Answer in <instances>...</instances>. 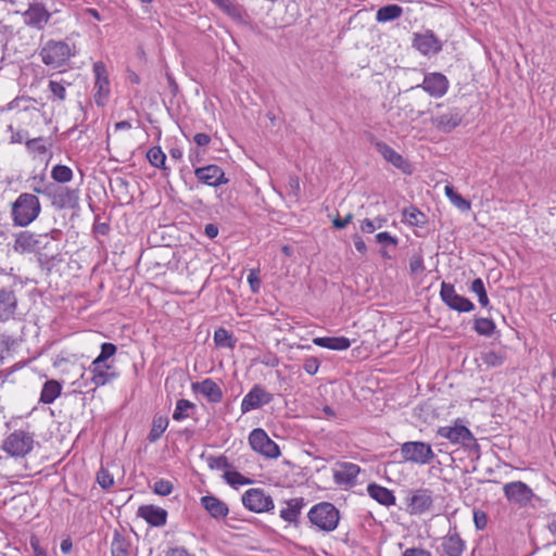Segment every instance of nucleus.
<instances>
[{
	"instance_id": "393cba45",
	"label": "nucleus",
	"mask_w": 556,
	"mask_h": 556,
	"mask_svg": "<svg viewBox=\"0 0 556 556\" xmlns=\"http://www.w3.org/2000/svg\"><path fill=\"white\" fill-rule=\"evenodd\" d=\"M305 502L303 497H294L285 502V507L279 511L280 518L288 522L296 525Z\"/></svg>"
},
{
	"instance_id": "4468645a",
	"label": "nucleus",
	"mask_w": 556,
	"mask_h": 556,
	"mask_svg": "<svg viewBox=\"0 0 556 556\" xmlns=\"http://www.w3.org/2000/svg\"><path fill=\"white\" fill-rule=\"evenodd\" d=\"M79 189L64 186L55 187L51 193L52 205L60 210H75L79 206Z\"/></svg>"
},
{
	"instance_id": "72a5a7b5",
	"label": "nucleus",
	"mask_w": 556,
	"mask_h": 556,
	"mask_svg": "<svg viewBox=\"0 0 556 556\" xmlns=\"http://www.w3.org/2000/svg\"><path fill=\"white\" fill-rule=\"evenodd\" d=\"M62 386L56 380H48L43 383L41 393H40V402L43 404L53 403L61 394Z\"/></svg>"
},
{
	"instance_id": "a19ab883",
	"label": "nucleus",
	"mask_w": 556,
	"mask_h": 556,
	"mask_svg": "<svg viewBox=\"0 0 556 556\" xmlns=\"http://www.w3.org/2000/svg\"><path fill=\"white\" fill-rule=\"evenodd\" d=\"M70 86V83L65 80H50L48 88L51 92L52 101H64L66 99V87Z\"/></svg>"
},
{
	"instance_id": "58836bf2",
	"label": "nucleus",
	"mask_w": 556,
	"mask_h": 556,
	"mask_svg": "<svg viewBox=\"0 0 556 556\" xmlns=\"http://www.w3.org/2000/svg\"><path fill=\"white\" fill-rule=\"evenodd\" d=\"M168 427V419L166 417H154L151 430L148 434V440L153 443L156 442Z\"/></svg>"
},
{
	"instance_id": "473e14b6",
	"label": "nucleus",
	"mask_w": 556,
	"mask_h": 556,
	"mask_svg": "<svg viewBox=\"0 0 556 556\" xmlns=\"http://www.w3.org/2000/svg\"><path fill=\"white\" fill-rule=\"evenodd\" d=\"M27 151L33 155L34 159H50L51 153L49 152L47 140L42 137L26 140L25 142Z\"/></svg>"
},
{
	"instance_id": "6e6d98bb",
	"label": "nucleus",
	"mask_w": 556,
	"mask_h": 556,
	"mask_svg": "<svg viewBox=\"0 0 556 556\" xmlns=\"http://www.w3.org/2000/svg\"><path fill=\"white\" fill-rule=\"evenodd\" d=\"M9 130L11 131L10 141L12 143H22L27 138V131L25 130H14L13 126H9Z\"/></svg>"
},
{
	"instance_id": "7ed1b4c3",
	"label": "nucleus",
	"mask_w": 556,
	"mask_h": 556,
	"mask_svg": "<svg viewBox=\"0 0 556 556\" xmlns=\"http://www.w3.org/2000/svg\"><path fill=\"white\" fill-rule=\"evenodd\" d=\"M307 518L316 529L328 533L338 528L340 511L332 503L320 502L311 507Z\"/></svg>"
},
{
	"instance_id": "49530a36",
	"label": "nucleus",
	"mask_w": 556,
	"mask_h": 556,
	"mask_svg": "<svg viewBox=\"0 0 556 556\" xmlns=\"http://www.w3.org/2000/svg\"><path fill=\"white\" fill-rule=\"evenodd\" d=\"M116 351V345L110 342H104L101 344L100 354L93 359V362L108 363L109 358L112 357Z\"/></svg>"
},
{
	"instance_id": "0e129e2a",
	"label": "nucleus",
	"mask_w": 556,
	"mask_h": 556,
	"mask_svg": "<svg viewBox=\"0 0 556 556\" xmlns=\"http://www.w3.org/2000/svg\"><path fill=\"white\" fill-rule=\"evenodd\" d=\"M409 268L413 273H417L424 269V261L420 256L413 258L409 263Z\"/></svg>"
},
{
	"instance_id": "c85d7f7f",
	"label": "nucleus",
	"mask_w": 556,
	"mask_h": 556,
	"mask_svg": "<svg viewBox=\"0 0 556 556\" xmlns=\"http://www.w3.org/2000/svg\"><path fill=\"white\" fill-rule=\"evenodd\" d=\"M442 548L446 556H462L465 549V542L457 532H448L442 539Z\"/></svg>"
},
{
	"instance_id": "cd10ccee",
	"label": "nucleus",
	"mask_w": 556,
	"mask_h": 556,
	"mask_svg": "<svg viewBox=\"0 0 556 556\" xmlns=\"http://www.w3.org/2000/svg\"><path fill=\"white\" fill-rule=\"evenodd\" d=\"M201 505L214 519H224L229 514L227 504L214 495L202 496Z\"/></svg>"
},
{
	"instance_id": "4d7b16f0",
	"label": "nucleus",
	"mask_w": 556,
	"mask_h": 556,
	"mask_svg": "<svg viewBox=\"0 0 556 556\" xmlns=\"http://www.w3.org/2000/svg\"><path fill=\"white\" fill-rule=\"evenodd\" d=\"M248 282H249V285L251 287V290L254 293L258 291L261 281H260V278H258L257 270H255V269L250 270V273L248 275Z\"/></svg>"
},
{
	"instance_id": "603ef678",
	"label": "nucleus",
	"mask_w": 556,
	"mask_h": 556,
	"mask_svg": "<svg viewBox=\"0 0 556 556\" xmlns=\"http://www.w3.org/2000/svg\"><path fill=\"white\" fill-rule=\"evenodd\" d=\"M319 366H320V362L318 361V358L314 357V356H309V357L305 358L304 364H303V369L305 370V372L313 376V375L317 374Z\"/></svg>"
},
{
	"instance_id": "bb28decb",
	"label": "nucleus",
	"mask_w": 556,
	"mask_h": 556,
	"mask_svg": "<svg viewBox=\"0 0 556 556\" xmlns=\"http://www.w3.org/2000/svg\"><path fill=\"white\" fill-rule=\"evenodd\" d=\"M17 308V299L13 291L0 289V320L7 321L14 317Z\"/></svg>"
},
{
	"instance_id": "f257e3e1",
	"label": "nucleus",
	"mask_w": 556,
	"mask_h": 556,
	"mask_svg": "<svg viewBox=\"0 0 556 556\" xmlns=\"http://www.w3.org/2000/svg\"><path fill=\"white\" fill-rule=\"evenodd\" d=\"M61 236L59 229H52L45 233H34L28 230L20 231L15 235L13 250L18 254H40L46 257H52L54 249L53 241Z\"/></svg>"
},
{
	"instance_id": "4be33fe9",
	"label": "nucleus",
	"mask_w": 556,
	"mask_h": 556,
	"mask_svg": "<svg viewBox=\"0 0 556 556\" xmlns=\"http://www.w3.org/2000/svg\"><path fill=\"white\" fill-rule=\"evenodd\" d=\"M375 148L387 162L391 163L403 173H409L410 165L408 162L389 144L382 141H377L375 142Z\"/></svg>"
},
{
	"instance_id": "f03ea898",
	"label": "nucleus",
	"mask_w": 556,
	"mask_h": 556,
	"mask_svg": "<svg viewBox=\"0 0 556 556\" xmlns=\"http://www.w3.org/2000/svg\"><path fill=\"white\" fill-rule=\"evenodd\" d=\"M41 212L40 201L33 193H21L12 204L11 218L14 226H29Z\"/></svg>"
},
{
	"instance_id": "a211bd4d",
	"label": "nucleus",
	"mask_w": 556,
	"mask_h": 556,
	"mask_svg": "<svg viewBox=\"0 0 556 556\" xmlns=\"http://www.w3.org/2000/svg\"><path fill=\"white\" fill-rule=\"evenodd\" d=\"M448 86L447 78L443 74L434 72L425 75L422 84L415 88H422L429 96L441 98L447 92Z\"/></svg>"
},
{
	"instance_id": "2f4dec72",
	"label": "nucleus",
	"mask_w": 556,
	"mask_h": 556,
	"mask_svg": "<svg viewBox=\"0 0 556 556\" xmlns=\"http://www.w3.org/2000/svg\"><path fill=\"white\" fill-rule=\"evenodd\" d=\"M131 544L122 532L118 530L114 531L113 540L111 543L112 556H130Z\"/></svg>"
},
{
	"instance_id": "774afa93",
	"label": "nucleus",
	"mask_w": 556,
	"mask_h": 556,
	"mask_svg": "<svg viewBox=\"0 0 556 556\" xmlns=\"http://www.w3.org/2000/svg\"><path fill=\"white\" fill-rule=\"evenodd\" d=\"M167 556H191L185 548L176 547L168 552Z\"/></svg>"
},
{
	"instance_id": "3c124183",
	"label": "nucleus",
	"mask_w": 556,
	"mask_h": 556,
	"mask_svg": "<svg viewBox=\"0 0 556 556\" xmlns=\"http://www.w3.org/2000/svg\"><path fill=\"white\" fill-rule=\"evenodd\" d=\"M97 481L104 490L110 489L114 484V478L109 470L101 468L97 473Z\"/></svg>"
},
{
	"instance_id": "864d4df0",
	"label": "nucleus",
	"mask_w": 556,
	"mask_h": 556,
	"mask_svg": "<svg viewBox=\"0 0 556 556\" xmlns=\"http://www.w3.org/2000/svg\"><path fill=\"white\" fill-rule=\"evenodd\" d=\"M473 523L477 530H484L488 526V516L483 510H473Z\"/></svg>"
},
{
	"instance_id": "de8ad7c7",
	"label": "nucleus",
	"mask_w": 556,
	"mask_h": 556,
	"mask_svg": "<svg viewBox=\"0 0 556 556\" xmlns=\"http://www.w3.org/2000/svg\"><path fill=\"white\" fill-rule=\"evenodd\" d=\"M481 359L483 364H485L489 367H498L504 363V357L494 351H488L482 353Z\"/></svg>"
},
{
	"instance_id": "f8f14e48",
	"label": "nucleus",
	"mask_w": 556,
	"mask_h": 556,
	"mask_svg": "<svg viewBox=\"0 0 556 556\" xmlns=\"http://www.w3.org/2000/svg\"><path fill=\"white\" fill-rule=\"evenodd\" d=\"M274 395L267 392L261 384H254L252 389L243 396L241 401V413L247 414L251 410L261 408L269 404Z\"/></svg>"
},
{
	"instance_id": "423d86ee",
	"label": "nucleus",
	"mask_w": 556,
	"mask_h": 556,
	"mask_svg": "<svg viewBox=\"0 0 556 556\" xmlns=\"http://www.w3.org/2000/svg\"><path fill=\"white\" fill-rule=\"evenodd\" d=\"M34 447V433L26 430H15L3 441V451L14 457L27 455Z\"/></svg>"
},
{
	"instance_id": "338daca9",
	"label": "nucleus",
	"mask_w": 556,
	"mask_h": 556,
	"mask_svg": "<svg viewBox=\"0 0 556 556\" xmlns=\"http://www.w3.org/2000/svg\"><path fill=\"white\" fill-rule=\"evenodd\" d=\"M204 232L208 238L214 239L218 235V227L214 224H207Z\"/></svg>"
},
{
	"instance_id": "20e7f679",
	"label": "nucleus",
	"mask_w": 556,
	"mask_h": 556,
	"mask_svg": "<svg viewBox=\"0 0 556 556\" xmlns=\"http://www.w3.org/2000/svg\"><path fill=\"white\" fill-rule=\"evenodd\" d=\"M39 55L45 65L59 68L74 55L72 48L64 41L49 40L41 48Z\"/></svg>"
},
{
	"instance_id": "a18cd8bd",
	"label": "nucleus",
	"mask_w": 556,
	"mask_h": 556,
	"mask_svg": "<svg viewBox=\"0 0 556 556\" xmlns=\"http://www.w3.org/2000/svg\"><path fill=\"white\" fill-rule=\"evenodd\" d=\"M470 291L478 296L481 306L486 307L489 305L490 301L481 278H477L471 282Z\"/></svg>"
},
{
	"instance_id": "79ce46f5",
	"label": "nucleus",
	"mask_w": 556,
	"mask_h": 556,
	"mask_svg": "<svg viewBox=\"0 0 556 556\" xmlns=\"http://www.w3.org/2000/svg\"><path fill=\"white\" fill-rule=\"evenodd\" d=\"M214 342L219 348L233 349L236 345V340L233 339L231 332L225 328H218L215 330Z\"/></svg>"
},
{
	"instance_id": "37998d69",
	"label": "nucleus",
	"mask_w": 556,
	"mask_h": 556,
	"mask_svg": "<svg viewBox=\"0 0 556 556\" xmlns=\"http://www.w3.org/2000/svg\"><path fill=\"white\" fill-rule=\"evenodd\" d=\"M73 176V170L66 165H55L51 170V178L59 184L70 182Z\"/></svg>"
},
{
	"instance_id": "aec40b11",
	"label": "nucleus",
	"mask_w": 556,
	"mask_h": 556,
	"mask_svg": "<svg viewBox=\"0 0 556 556\" xmlns=\"http://www.w3.org/2000/svg\"><path fill=\"white\" fill-rule=\"evenodd\" d=\"M191 390L194 393H200L207 400V402L213 404L222 402L224 396L222 388L211 378L193 382L191 384Z\"/></svg>"
},
{
	"instance_id": "ea45409f",
	"label": "nucleus",
	"mask_w": 556,
	"mask_h": 556,
	"mask_svg": "<svg viewBox=\"0 0 556 556\" xmlns=\"http://www.w3.org/2000/svg\"><path fill=\"white\" fill-rule=\"evenodd\" d=\"M495 324L490 318L477 317L473 319V330L484 337H491L495 332Z\"/></svg>"
},
{
	"instance_id": "7c9ffc66",
	"label": "nucleus",
	"mask_w": 556,
	"mask_h": 556,
	"mask_svg": "<svg viewBox=\"0 0 556 556\" xmlns=\"http://www.w3.org/2000/svg\"><path fill=\"white\" fill-rule=\"evenodd\" d=\"M313 343L333 351H345L351 346V341L345 337H316Z\"/></svg>"
},
{
	"instance_id": "412c9836",
	"label": "nucleus",
	"mask_w": 556,
	"mask_h": 556,
	"mask_svg": "<svg viewBox=\"0 0 556 556\" xmlns=\"http://www.w3.org/2000/svg\"><path fill=\"white\" fill-rule=\"evenodd\" d=\"M413 46L424 55L437 54L442 49L440 40L429 30L422 34H415Z\"/></svg>"
},
{
	"instance_id": "dca6fc26",
	"label": "nucleus",
	"mask_w": 556,
	"mask_h": 556,
	"mask_svg": "<svg viewBox=\"0 0 556 556\" xmlns=\"http://www.w3.org/2000/svg\"><path fill=\"white\" fill-rule=\"evenodd\" d=\"M438 435L448 440L452 444L465 445L467 442L475 440L472 432L459 420H456L452 426L440 427Z\"/></svg>"
},
{
	"instance_id": "1a4fd4ad",
	"label": "nucleus",
	"mask_w": 556,
	"mask_h": 556,
	"mask_svg": "<svg viewBox=\"0 0 556 556\" xmlns=\"http://www.w3.org/2000/svg\"><path fill=\"white\" fill-rule=\"evenodd\" d=\"M440 298L446 306L459 313H468L475 308L473 303L469 299L458 294L454 286L445 281L441 283Z\"/></svg>"
},
{
	"instance_id": "9d476101",
	"label": "nucleus",
	"mask_w": 556,
	"mask_h": 556,
	"mask_svg": "<svg viewBox=\"0 0 556 556\" xmlns=\"http://www.w3.org/2000/svg\"><path fill=\"white\" fill-rule=\"evenodd\" d=\"M242 503L247 509L253 513H265L274 509L273 498L262 489H250L242 495Z\"/></svg>"
},
{
	"instance_id": "5fc2aeb1",
	"label": "nucleus",
	"mask_w": 556,
	"mask_h": 556,
	"mask_svg": "<svg viewBox=\"0 0 556 556\" xmlns=\"http://www.w3.org/2000/svg\"><path fill=\"white\" fill-rule=\"evenodd\" d=\"M208 466L212 469H227L229 468L228 459L225 456L211 457Z\"/></svg>"
},
{
	"instance_id": "69168bd1",
	"label": "nucleus",
	"mask_w": 556,
	"mask_h": 556,
	"mask_svg": "<svg viewBox=\"0 0 556 556\" xmlns=\"http://www.w3.org/2000/svg\"><path fill=\"white\" fill-rule=\"evenodd\" d=\"M353 241H354V247H355V249H356L359 253L365 254V253H366V251H367V245H366V243L364 242V240H363L359 236L355 235V236H354V238H353Z\"/></svg>"
},
{
	"instance_id": "e433bc0d",
	"label": "nucleus",
	"mask_w": 556,
	"mask_h": 556,
	"mask_svg": "<svg viewBox=\"0 0 556 556\" xmlns=\"http://www.w3.org/2000/svg\"><path fill=\"white\" fill-rule=\"evenodd\" d=\"M444 193L450 202L457 207L460 212H468L471 208V204L468 200L464 199L457 193L453 186L446 185L444 187Z\"/></svg>"
},
{
	"instance_id": "b1692460",
	"label": "nucleus",
	"mask_w": 556,
	"mask_h": 556,
	"mask_svg": "<svg viewBox=\"0 0 556 556\" xmlns=\"http://www.w3.org/2000/svg\"><path fill=\"white\" fill-rule=\"evenodd\" d=\"M462 118L457 109H450L447 112L432 117V124L443 132H451L460 124Z\"/></svg>"
},
{
	"instance_id": "6ab92c4d",
	"label": "nucleus",
	"mask_w": 556,
	"mask_h": 556,
	"mask_svg": "<svg viewBox=\"0 0 556 556\" xmlns=\"http://www.w3.org/2000/svg\"><path fill=\"white\" fill-rule=\"evenodd\" d=\"M51 17L50 12L41 3H31L23 13L25 25L41 30L45 28Z\"/></svg>"
},
{
	"instance_id": "f3484780",
	"label": "nucleus",
	"mask_w": 556,
	"mask_h": 556,
	"mask_svg": "<svg viewBox=\"0 0 556 556\" xmlns=\"http://www.w3.org/2000/svg\"><path fill=\"white\" fill-rule=\"evenodd\" d=\"M91 382L96 388L103 387L118 377L115 367L110 363L91 362L88 368Z\"/></svg>"
},
{
	"instance_id": "e2e57ef3",
	"label": "nucleus",
	"mask_w": 556,
	"mask_h": 556,
	"mask_svg": "<svg viewBox=\"0 0 556 556\" xmlns=\"http://www.w3.org/2000/svg\"><path fill=\"white\" fill-rule=\"evenodd\" d=\"M352 218V214H348L344 218H336L333 220V226L338 229H343L351 223Z\"/></svg>"
},
{
	"instance_id": "052dcab7",
	"label": "nucleus",
	"mask_w": 556,
	"mask_h": 556,
	"mask_svg": "<svg viewBox=\"0 0 556 556\" xmlns=\"http://www.w3.org/2000/svg\"><path fill=\"white\" fill-rule=\"evenodd\" d=\"M193 141L199 147H206L211 142V137L204 132H198L193 137Z\"/></svg>"
},
{
	"instance_id": "39448f33",
	"label": "nucleus",
	"mask_w": 556,
	"mask_h": 556,
	"mask_svg": "<svg viewBox=\"0 0 556 556\" xmlns=\"http://www.w3.org/2000/svg\"><path fill=\"white\" fill-rule=\"evenodd\" d=\"M400 451L404 462L417 465H427L435 456L431 445L422 441L404 442Z\"/></svg>"
},
{
	"instance_id": "09e8293b",
	"label": "nucleus",
	"mask_w": 556,
	"mask_h": 556,
	"mask_svg": "<svg viewBox=\"0 0 556 556\" xmlns=\"http://www.w3.org/2000/svg\"><path fill=\"white\" fill-rule=\"evenodd\" d=\"M174 490V485L169 480L160 479L153 484V492L161 496L169 495Z\"/></svg>"
},
{
	"instance_id": "13d9d810",
	"label": "nucleus",
	"mask_w": 556,
	"mask_h": 556,
	"mask_svg": "<svg viewBox=\"0 0 556 556\" xmlns=\"http://www.w3.org/2000/svg\"><path fill=\"white\" fill-rule=\"evenodd\" d=\"M376 240L380 244H392L395 245L397 243L396 239L392 237L389 232L383 231L376 235Z\"/></svg>"
},
{
	"instance_id": "9b49d317",
	"label": "nucleus",
	"mask_w": 556,
	"mask_h": 556,
	"mask_svg": "<svg viewBox=\"0 0 556 556\" xmlns=\"http://www.w3.org/2000/svg\"><path fill=\"white\" fill-rule=\"evenodd\" d=\"M503 491L505 497L509 502L517 504L520 507L528 506L535 497L532 489L521 481H513L506 483L503 488Z\"/></svg>"
},
{
	"instance_id": "0eeeda50",
	"label": "nucleus",
	"mask_w": 556,
	"mask_h": 556,
	"mask_svg": "<svg viewBox=\"0 0 556 556\" xmlns=\"http://www.w3.org/2000/svg\"><path fill=\"white\" fill-rule=\"evenodd\" d=\"M249 444L254 452L266 458L276 459L280 456L278 444L268 437L264 429H253L249 434Z\"/></svg>"
},
{
	"instance_id": "f704fd0d",
	"label": "nucleus",
	"mask_w": 556,
	"mask_h": 556,
	"mask_svg": "<svg viewBox=\"0 0 556 556\" xmlns=\"http://www.w3.org/2000/svg\"><path fill=\"white\" fill-rule=\"evenodd\" d=\"M403 14L402 7L397 4H388L380 8L376 13V20L379 23H387L397 20Z\"/></svg>"
},
{
	"instance_id": "bf43d9fd",
	"label": "nucleus",
	"mask_w": 556,
	"mask_h": 556,
	"mask_svg": "<svg viewBox=\"0 0 556 556\" xmlns=\"http://www.w3.org/2000/svg\"><path fill=\"white\" fill-rule=\"evenodd\" d=\"M402 556H432L430 552L418 548V547H410L404 551Z\"/></svg>"
},
{
	"instance_id": "680f3d73",
	"label": "nucleus",
	"mask_w": 556,
	"mask_h": 556,
	"mask_svg": "<svg viewBox=\"0 0 556 556\" xmlns=\"http://www.w3.org/2000/svg\"><path fill=\"white\" fill-rule=\"evenodd\" d=\"M359 228L365 233H372L376 230V224L371 219H364L362 220Z\"/></svg>"
},
{
	"instance_id": "6e6552de",
	"label": "nucleus",
	"mask_w": 556,
	"mask_h": 556,
	"mask_svg": "<svg viewBox=\"0 0 556 556\" xmlns=\"http://www.w3.org/2000/svg\"><path fill=\"white\" fill-rule=\"evenodd\" d=\"M92 72L94 75V102L98 106H104L111 92L106 66L101 61L94 62Z\"/></svg>"
},
{
	"instance_id": "4c0bfd02",
	"label": "nucleus",
	"mask_w": 556,
	"mask_h": 556,
	"mask_svg": "<svg viewBox=\"0 0 556 556\" xmlns=\"http://www.w3.org/2000/svg\"><path fill=\"white\" fill-rule=\"evenodd\" d=\"M194 408L195 405L192 402L189 400L180 399L176 402L173 419L176 421H182L190 417V414Z\"/></svg>"
},
{
	"instance_id": "2eb2a0df",
	"label": "nucleus",
	"mask_w": 556,
	"mask_h": 556,
	"mask_svg": "<svg viewBox=\"0 0 556 556\" xmlns=\"http://www.w3.org/2000/svg\"><path fill=\"white\" fill-rule=\"evenodd\" d=\"M194 176L200 182L210 187H219L229 181L224 169L215 164L195 168Z\"/></svg>"
},
{
	"instance_id": "c03bdc74",
	"label": "nucleus",
	"mask_w": 556,
	"mask_h": 556,
	"mask_svg": "<svg viewBox=\"0 0 556 556\" xmlns=\"http://www.w3.org/2000/svg\"><path fill=\"white\" fill-rule=\"evenodd\" d=\"M223 477L226 480V482L233 488L248 485L252 483L251 479L245 478L243 475L236 470H226Z\"/></svg>"
},
{
	"instance_id": "5701e85b",
	"label": "nucleus",
	"mask_w": 556,
	"mask_h": 556,
	"mask_svg": "<svg viewBox=\"0 0 556 556\" xmlns=\"http://www.w3.org/2000/svg\"><path fill=\"white\" fill-rule=\"evenodd\" d=\"M431 491L419 489L413 492L408 500V509L410 514H422L430 509L432 506Z\"/></svg>"
},
{
	"instance_id": "c9c22d12",
	"label": "nucleus",
	"mask_w": 556,
	"mask_h": 556,
	"mask_svg": "<svg viewBox=\"0 0 556 556\" xmlns=\"http://www.w3.org/2000/svg\"><path fill=\"white\" fill-rule=\"evenodd\" d=\"M147 159L149 163L162 169L166 175L169 172V168L166 166V154L162 151L161 147H152L147 152Z\"/></svg>"
},
{
	"instance_id": "ddd939ff",
	"label": "nucleus",
	"mask_w": 556,
	"mask_h": 556,
	"mask_svg": "<svg viewBox=\"0 0 556 556\" xmlns=\"http://www.w3.org/2000/svg\"><path fill=\"white\" fill-rule=\"evenodd\" d=\"M361 467L357 464L343 462L338 463L333 469V481L337 485L349 489L357 483V476Z\"/></svg>"
},
{
	"instance_id": "a878e982",
	"label": "nucleus",
	"mask_w": 556,
	"mask_h": 556,
	"mask_svg": "<svg viewBox=\"0 0 556 556\" xmlns=\"http://www.w3.org/2000/svg\"><path fill=\"white\" fill-rule=\"evenodd\" d=\"M138 516L143 518L153 527H162L167 520V511L164 508L154 505L140 506L138 509Z\"/></svg>"
},
{
	"instance_id": "8fccbe9b",
	"label": "nucleus",
	"mask_w": 556,
	"mask_h": 556,
	"mask_svg": "<svg viewBox=\"0 0 556 556\" xmlns=\"http://www.w3.org/2000/svg\"><path fill=\"white\" fill-rule=\"evenodd\" d=\"M403 214L405 222L409 225L417 226L422 224L424 214L416 207H409Z\"/></svg>"
},
{
	"instance_id": "c756f323",
	"label": "nucleus",
	"mask_w": 556,
	"mask_h": 556,
	"mask_svg": "<svg viewBox=\"0 0 556 556\" xmlns=\"http://www.w3.org/2000/svg\"><path fill=\"white\" fill-rule=\"evenodd\" d=\"M367 493L371 498L387 507L395 504V496L393 492L386 486L377 483H369L367 485Z\"/></svg>"
}]
</instances>
